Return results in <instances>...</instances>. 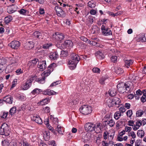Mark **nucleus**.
Segmentation results:
<instances>
[{
	"mask_svg": "<svg viewBox=\"0 0 146 146\" xmlns=\"http://www.w3.org/2000/svg\"><path fill=\"white\" fill-rule=\"evenodd\" d=\"M71 56V59L69 61L68 65L70 69L73 70L76 67L80 60V58L78 55L74 53L72 54Z\"/></svg>",
	"mask_w": 146,
	"mask_h": 146,
	"instance_id": "nucleus-1",
	"label": "nucleus"
},
{
	"mask_svg": "<svg viewBox=\"0 0 146 146\" xmlns=\"http://www.w3.org/2000/svg\"><path fill=\"white\" fill-rule=\"evenodd\" d=\"M121 102V100L116 97H114L113 99H108L106 101V104L109 107H112L115 105L116 107L118 108Z\"/></svg>",
	"mask_w": 146,
	"mask_h": 146,
	"instance_id": "nucleus-2",
	"label": "nucleus"
},
{
	"mask_svg": "<svg viewBox=\"0 0 146 146\" xmlns=\"http://www.w3.org/2000/svg\"><path fill=\"white\" fill-rule=\"evenodd\" d=\"M10 133V128L9 126L7 123H3L0 127V135L7 136L9 135Z\"/></svg>",
	"mask_w": 146,
	"mask_h": 146,
	"instance_id": "nucleus-3",
	"label": "nucleus"
},
{
	"mask_svg": "<svg viewBox=\"0 0 146 146\" xmlns=\"http://www.w3.org/2000/svg\"><path fill=\"white\" fill-rule=\"evenodd\" d=\"M80 110V112L84 115L89 114L92 111V107L88 105H84L81 107Z\"/></svg>",
	"mask_w": 146,
	"mask_h": 146,
	"instance_id": "nucleus-4",
	"label": "nucleus"
},
{
	"mask_svg": "<svg viewBox=\"0 0 146 146\" xmlns=\"http://www.w3.org/2000/svg\"><path fill=\"white\" fill-rule=\"evenodd\" d=\"M54 9L57 15L58 16L62 17H64L65 16L66 14L60 7L56 6L55 7Z\"/></svg>",
	"mask_w": 146,
	"mask_h": 146,
	"instance_id": "nucleus-5",
	"label": "nucleus"
},
{
	"mask_svg": "<svg viewBox=\"0 0 146 146\" xmlns=\"http://www.w3.org/2000/svg\"><path fill=\"white\" fill-rule=\"evenodd\" d=\"M95 124L91 123H86L85 125V129L87 131L91 132L94 130Z\"/></svg>",
	"mask_w": 146,
	"mask_h": 146,
	"instance_id": "nucleus-6",
	"label": "nucleus"
},
{
	"mask_svg": "<svg viewBox=\"0 0 146 146\" xmlns=\"http://www.w3.org/2000/svg\"><path fill=\"white\" fill-rule=\"evenodd\" d=\"M20 42L19 41L16 40L13 41L9 44V46L12 48L17 49L20 46Z\"/></svg>",
	"mask_w": 146,
	"mask_h": 146,
	"instance_id": "nucleus-7",
	"label": "nucleus"
},
{
	"mask_svg": "<svg viewBox=\"0 0 146 146\" xmlns=\"http://www.w3.org/2000/svg\"><path fill=\"white\" fill-rule=\"evenodd\" d=\"M46 66L45 61H43L38 63V67L41 71H43L45 69Z\"/></svg>",
	"mask_w": 146,
	"mask_h": 146,
	"instance_id": "nucleus-8",
	"label": "nucleus"
},
{
	"mask_svg": "<svg viewBox=\"0 0 146 146\" xmlns=\"http://www.w3.org/2000/svg\"><path fill=\"white\" fill-rule=\"evenodd\" d=\"M34 43L32 41H29L24 45V47L27 49H31L34 47Z\"/></svg>",
	"mask_w": 146,
	"mask_h": 146,
	"instance_id": "nucleus-9",
	"label": "nucleus"
},
{
	"mask_svg": "<svg viewBox=\"0 0 146 146\" xmlns=\"http://www.w3.org/2000/svg\"><path fill=\"white\" fill-rule=\"evenodd\" d=\"M104 125L105 126H109L110 127H112L115 124V121L112 119L104 121Z\"/></svg>",
	"mask_w": 146,
	"mask_h": 146,
	"instance_id": "nucleus-10",
	"label": "nucleus"
},
{
	"mask_svg": "<svg viewBox=\"0 0 146 146\" xmlns=\"http://www.w3.org/2000/svg\"><path fill=\"white\" fill-rule=\"evenodd\" d=\"M49 57L52 60L57 59L59 57V55L57 52H51L50 53Z\"/></svg>",
	"mask_w": 146,
	"mask_h": 146,
	"instance_id": "nucleus-11",
	"label": "nucleus"
},
{
	"mask_svg": "<svg viewBox=\"0 0 146 146\" xmlns=\"http://www.w3.org/2000/svg\"><path fill=\"white\" fill-rule=\"evenodd\" d=\"M32 119L35 122L39 124H41L42 122L41 118L39 116L37 115H35L33 116Z\"/></svg>",
	"mask_w": 146,
	"mask_h": 146,
	"instance_id": "nucleus-12",
	"label": "nucleus"
},
{
	"mask_svg": "<svg viewBox=\"0 0 146 146\" xmlns=\"http://www.w3.org/2000/svg\"><path fill=\"white\" fill-rule=\"evenodd\" d=\"M83 7V5L81 3L76 4L75 7H74L73 8L74 10L75 11L77 14L79 13V11L81 10L82 8Z\"/></svg>",
	"mask_w": 146,
	"mask_h": 146,
	"instance_id": "nucleus-13",
	"label": "nucleus"
},
{
	"mask_svg": "<svg viewBox=\"0 0 146 146\" xmlns=\"http://www.w3.org/2000/svg\"><path fill=\"white\" fill-rule=\"evenodd\" d=\"M31 83L28 82L27 81L24 84L21 86V89L24 90H28L31 86Z\"/></svg>",
	"mask_w": 146,
	"mask_h": 146,
	"instance_id": "nucleus-14",
	"label": "nucleus"
},
{
	"mask_svg": "<svg viewBox=\"0 0 146 146\" xmlns=\"http://www.w3.org/2000/svg\"><path fill=\"white\" fill-rule=\"evenodd\" d=\"M56 92L53 90L49 89H47L44 90L43 94L45 95H51L55 94Z\"/></svg>",
	"mask_w": 146,
	"mask_h": 146,
	"instance_id": "nucleus-15",
	"label": "nucleus"
},
{
	"mask_svg": "<svg viewBox=\"0 0 146 146\" xmlns=\"http://www.w3.org/2000/svg\"><path fill=\"white\" fill-rule=\"evenodd\" d=\"M100 30L99 28L97 26L94 25L92 27L91 32L92 34H96L99 32Z\"/></svg>",
	"mask_w": 146,
	"mask_h": 146,
	"instance_id": "nucleus-16",
	"label": "nucleus"
},
{
	"mask_svg": "<svg viewBox=\"0 0 146 146\" xmlns=\"http://www.w3.org/2000/svg\"><path fill=\"white\" fill-rule=\"evenodd\" d=\"M38 61L37 59H35L29 62L28 66L29 67H33L36 64V63Z\"/></svg>",
	"mask_w": 146,
	"mask_h": 146,
	"instance_id": "nucleus-17",
	"label": "nucleus"
},
{
	"mask_svg": "<svg viewBox=\"0 0 146 146\" xmlns=\"http://www.w3.org/2000/svg\"><path fill=\"white\" fill-rule=\"evenodd\" d=\"M4 100L6 102L11 104L13 101V98L10 96H6L4 98Z\"/></svg>",
	"mask_w": 146,
	"mask_h": 146,
	"instance_id": "nucleus-18",
	"label": "nucleus"
},
{
	"mask_svg": "<svg viewBox=\"0 0 146 146\" xmlns=\"http://www.w3.org/2000/svg\"><path fill=\"white\" fill-rule=\"evenodd\" d=\"M45 76H42L41 74V77L36 79V81L37 82L39 83L43 84L45 82Z\"/></svg>",
	"mask_w": 146,
	"mask_h": 146,
	"instance_id": "nucleus-19",
	"label": "nucleus"
},
{
	"mask_svg": "<svg viewBox=\"0 0 146 146\" xmlns=\"http://www.w3.org/2000/svg\"><path fill=\"white\" fill-rule=\"evenodd\" d=\"M103 127L102 126V124L100 123H97L95 124L94 127V130H95V129L98 130L99 132V131H102V130Z\"/></svg>",
	"mask_w": 146,
	"mask_h": 146,
	"instance_id": "nucleus-20",
	"label": "nucleus"
},
{
	"mask_svg": "<svg viewBox=\"0 0 146 146\" xmlns=\"http://www.w3.org/2000/svg\"><path fill=\"white\" fill-rule=\"evenodd\" d=\"M54 4L56 3L57 5H58V4L62 6L63 7H65L68 6V5L66 3V0H59L57 3L56 2H55Z\"/></svg>",
	"mask_w": 146,
	"mask_h": 146,
	"instance_id": "nucleus-21",
	"label": "nucleus"
},
{
	"mask_svg": "<svg viewBox=\"0 0 146 146\" xmlns=\"http://www.w3.org/2000/svg\"><path fill=\"white\" fill-rule=\"evenodd\" d=\"M109 94L110 96H113L115 95L116 93V90L113 88H111L109 91Z\"/></svg>",
	"mask_w": 146,
	"mask_h": 146,
	"instance_id": "nucleus-22",
	"label": "nucleus"
},
{
	"mask_svg": "<svg viewBox=\"0 0 146 146\" xmlns=\"http://www.w3.org/2000/svg\"><path fill=\"white\" fill-rule=\"evenodd\" d=\"M133 61L132 60H126L125 61V66L127 68H129L132 64Z\"/></svg>",
	"mask_w": 146,
	"mask_h": 146,
	"instance_id": "nucleus-23",
	"label": "nucleus"
},
{
	"mask_svg": "<svg viewBox=\"0 0 146 146\" xmlns=\"http://www.w3.org/2000/svg\"><path fill=\"white\" fill-rule=\"evenodd\" d=\"M132 84L131 82H126V85L125 86V92L127 93L129 92L130 91L131 85Z\"/></svg>",
	"mask_w": 146,
	"mask_h": 146,
	"instance_id": "nucleus-24",
	"label": "nucleus"
},
{
	"mask_svg": "<svg viewBox=\"0 0 146 146\" xmlns=\"http://www.w3.org/2000/svg\"><path fill=\"white\" fill-rule=\"evenodd\" d=\"M64 36L62 34H56L55 36V39L61 41L64 38Z\"/></svg>",
	"mask_w": 146,
	"mask_h": 146,
	"instance_id": "nucleus-25",
	"label": "nucleus"
},
{
	"mask_svg": "<svg viewBox=\"0 0 146 146\" xmlns=\"http://www.w3.org/2000/svg\"><path fill=\"white\" fill-rule=\"evenodd\" d=\"M64 45H65L66 47L71 48L72 47L73 43L71 40H67L64 42Z\"/></svg>",
	"mask_w": 146,
	"mask_h": 146,
	"instance_id": "nucleus-26",
	"label": "nucleus"
},
{
	"mask_svg": "<svg viewBox=\"0 0 146 146\" xmlns=\"http://www.w3.org/2000/svg\"><path fill=\"white\" fill-rule=\"evenodd\" d=\"M102 33L103 35L105 36H108L112 35V33L111 30H108V28L103 31Z\"/></svg>",
	"mask_w": 146,
	"mask_h": 146,
	"instance_id": "nucleus-27",
	"label": "nucleus"
},
{
	"mask_svg": "<svg viewBox=\"0 0 146 146\" xmlns=\"http://www.w3.org/2000/svg\"><path fill=\"white\" fill-rule=\"evenodd\" d=\"M88 4L89 7L92 8H94L96 6V3L93 0L89 1L88 3Z\"/></svg>",
	"mask_w": 146,
	"mask_h": 146,
	"instance_id": "nucleus-28",
	"label": "nucleus"
},
{
	"mask_svg": "<svg viewBox=\"0 0 146 146\" xmlns=\"http://www.w3.org/2000/svg\"><path fill=\"white\" fill-rule=\"evenodd\" d=\"M145 132L142 130H139L137 131V135L139 137L142 138L144 136Z\"/></svg>",
	"mask_w": 146,
	"mask_h": 146,
	"instance_id": "nucleus-29",
	"label": "nucleus"
},
{
	"mask_svg": "<svg viewBox=\"0 0 146 146\" xmlns=\"http://www.w3.org/2000/svg\"><path fill=\"white\" fill-rule=\"evenodd\" d=\"M12 17L9 15L5 17L4 19L5 23L7 24L9 23L12 20Z\"/></svg>",
	"mask_w": 146,
	"mask_h": 146,
	"instance_id": "nucleus-30",
	"label": "nucleus"
},
{
	"mask_svg": "<svg viewBox=\"0 0 146 146\" xmlns=\"http://www.w3.org/2000/svg\"><path fill=\"white\" fill-rule=\"evenodd\" d=\"M50 99L49 98H46L45 99L42 100L40 102V104L42 106L44 105L48 104V102H49Z\"/></svg>",
	"mask_w": 146,
	"mask_h": 146,
	"instance_id": "nucleus-31",
	"label": "nucleus"
},
{
	"mask_svg": "<svg viewBox=\"0 0 146 146\" xmlns=\"http://www.w3.org/2000/svg\"><path fill=\"white\" fill-rule=\"evenodd\" d=\"M121 116V113L120 111H117L114 113V117L116 120L118 119Z\"/></svg>",
	"mask_w": 146,
	"mask_h": 146,
	"instance_id": "nucleus-32",
	"label": "nucleus"
},
{
	"mask_svg": "<svg viewBox=\"0 0 146 146\" xmlns=\"http://www.w3.org/2000/svg\"><path fill=\"white\" fill-rule=\"evenodd\" d=\"M144 113L143 111L141 110H139L136 111V113L137 117H141Z\"/></svg>",
	"mask_w": 146,
	"mask_h": 146,
	"instance_id": "nucleus-33",
	"label": "nucleus"
},
{
	"mask_svg": "<svg viewBox=\"0 0 146 146\" xmlns=\"http://www.w3.org/2000/svg\"><path fill=\"white\" fill-rule=\"evenodd\" d=\"M8 113V112H2L0 113V117L1 118L5 119L6 118Z\"/></svg>",
	"mask_w": 146,
	"mask_h": 146,
	"instance_id": "nucleus-34",
	"label": "nucleus"
},
{
	"mask_svg": "<svg viewBox=\"0 0 146 146\" xmlns=\"http://www.w3.org/2000/svg\"><path fill=\"white\" fill-rule=\"evenodd\" d=\"M41 90L38 88H36L33 90L31 92V93L35 95L36 94H39L40 92H42Z\"/></svg>",
	"mask_w": 146,
	"mask_h": 146,
	"instance_id": "nucleus-35",
	"label": "nucleus"
},
{
	"mask_svg": "<svg viewBox=\"0 0 146 146\" xmlns=\"http://www.w3.org/2000/svg\"><path fill=\"white\" fill-rule=\"evenodd\" d=\"M94 18L92 16H90L88 18L86 22L88 24H92L94 22Z\"/></svg>",
	"mask_w": 146,
	"mask_h": 146,
	"instance_id": "nucleus-36",
	"label": "nucleus"
},
{
	"mask_svg": "<svg viewBox=\"0 0 146 146\" xmlns=\"http://www.w3.org/2000/svg\"><path fill=\"white\" fill-rule=\"evenodd\" d=\"M56 64L54 63H52L48 66V69L50 70V71L52 72L54 69V68L56 67Z\"/></svg>",
	"mask_w": 146,
	"mask_h": 146,
	"instance_id": "nucleus-37",
	"label": "nucleus"
},
{
	"mask_svg": "<svg viewBox=\"0 0 146 146\" xmlns=\"http://www.w3.org/2000/svg\"><path fill=\"white\" fill-rule=\"evenodd\" d=\"M52 72V71H50V70L48 69V70L46 71H45L42 73V76H45V77L46 78L49 75H50V73Z\"/></svg>",
	"mask_w": 146,
	"mask_h": 146,
	"instance_id": "nucleus-38",
	"label": "nucleus"
},
{
	"mask_svg": "<svg viewBox=\"0 0 146 146\" xmlns=\"http://www.w3.org/2000/svg\"><path fill=\"white\" fill-rule=\"evenodd\" d=\"M10 143H9V141L7 139H4L2 141V146H9Z\"/></svg>",
	"mask_w": 146,
	"mask_h": 146,
	"instance_id": "nucleus-39",
	"label": "nucleus"
},
{
	"mask_svg": "<svg viewBox=\"0 0 146 146\" xmlns=\"http://www.w3.org/2000/svg\"><path fill=\"white\" fill-rule=\"evenodd\" d=\"M96 56L98 58L100 59H102L104 58V56L103 53L100 51H98L97 52Z\"/></svg>",
	"mask_w": 146,
	"mask_h": 146,
	"instance_id": "nucleus-40",
	"label": "nucleus"
},
{
	"mask_svg": "<svg viewBox=\"0 0 146 146\" xmlns=\"http://www.w3.org/2000/svg\"><path fill=\"white\" fill-rule=\"evenodd\" d=\"M16 110V108L14 106L12 108L9 110V114L12 115L15 114Z\"/></svg>",
	"mask_w": 146,
	"mask_h": 146,
	"instance_id": "nucleus-41",
	"label": "nucleus"
},
{
	"mask_svg": "<svg viewBox=\"0 0 146 146\" xmlns=\"http://www.w3.org/2000/svg\"><path fill=\"white\" fill-rule=\"evenodd\" d=\"M33 35L35 37L38 38H40L41 36V33L38 31H36L34 32Z\"/></svg>",
	"mask_w": 146,
	"mask_h": 146,
	"instance_id": "nucleus-42",
	"label": "nucleus"
},
{
	"mask_svg": "<svg viewBox=\"0 0 146 146\" xmlns=\"http://www.w3.org/2000/svg\"><path fill=\"white\" fill-rule=\"evenodd\" d=\"M36 78V76L35 75H33L29 77V79H28L27 81L29 83H31L32 84V82Z\"/></svg>",
	"mask_w": 146,
	"mask_h": 146,
	"instance_id": "nucleus-43",
	"label": "nucleus"
},
{
	"mask_svg": "<svg viewBox=\"0 0 146 146\" xmlns=\"http://www.w3.org/2000/svg\"><path fill=\"white\" fill-rule=\"evenodd\" d=\"M52 44L50 43H47L43 45V48L44 49H48L50 47L52 46Z\"/></svg>",
	"mask_w": 146,
	"mask_h": 146,
	"instance_id": "nucleus-44",
	"label": "nucleus"
},
{
	"mask_svg": "<svg viewBox=\"0 0 146 146\" xmlns=\"http://www.w3.org/2000/svg\"><path fill=\"white\" fill-rule=\"evenodd\" d=\"M126 114L127 117H130L133 114L132 110H128L126 112Z\"/></svg>",
	"mask_w": 146,
	"mask_h": 146,
	"instance_id": "nucleus-45",
	"label": "nucleus"
},
{
	"mask_svg": "<svg viewBox=\"0 0 146 146\" xmlns=\"http://www.w3.org/2000/svg\"><path fill=\"white\" fill-rule=\"evenodd\" d=\"M128 135L129 136L133 138L134 139L136 137V135L134 132L132 131L128 133Z\"/></svg>",
	"mask_w": 146,
	"mask_h": 146,
	"instance_id": "nucleus-46",
	"label": "nucleus"
},
{
	"mask_svg": "<svg viewBox=\"0 0 146 146\" xmlns=\"http://www.w3.org/2000/svg\"><path fill=\"white\" fill-rule=\"evenodd\" d=\"M56 130L60 134H63L62 128L61 127H58V126L56 128Z\"/></svg>",
	"mask_w": 146,
	"mask_h": 146,
	"instance_id": "nucleus-47",
	"label": "nucleus"
},
{
	"mask_svg": "<svg viewBox=\"0 0 146 146\" xmlns=\"http://www.w3.org/2000/svg\"><path fill=\"white\" fill-rule=\"evenodd\" d=\"M17 79H15L14 80L13 82H12V85L11 88V89L15 87L17 84Z\"/></svg>",
	"mask_w": 146,
	"mask_h": 146,
	"instance_id": "nucleus-48",
	"label": "nucleus"
},
{
	"mask_svg": "<svg viewBox=\"0 0 146 146\" xmlns=\"http://www.w3.org/2000/svg\"><path fill=\"white\" fill-rule=\"evenodd\" d=\"M18 57H13V58H10V60H11V63H16V62H19L17 59Z\"/></svg>",
	"mask_w": 146,
	"mask_h": 146,
	"instance_id": "nucleus-49",
	"label": "nucleus"
},
{
	"mask_svg": "<svg viewBox=\"0 0 146 146\" xmlns=\"http://www.w3.org/2000/svg\"><path fill=\"white\" fill-rule=\"evenodd\" d=\"M116 72L118 74H120L123 72V71L121 68H118L116 69Z\"/></svg>",
	"mask_w": 146,
	"mask_h": 146,
	"instance_id": "nucleus-50",
	"label": "nucleus"
},
{
	"mask_svg": "<svg viewBox=\"0 0 146 146\" xmlns=\"http://www.w3.org/2000/svg\"><path fill=\"white\" fill-rule=\"evenodd\" d=\"M19 64V62H16L14 63H11L9 66L10 67H13V68H15Z\"/></svg>",
	"mask_w": 146,
	"mask_h": 146,
	"instance_id": "nucleus-51",
	"label": "nucleus"
},
{
	"mask_svg": "<svg viewBox=\"0 0 146 146\" xmlns=\"http://www.w3.org/2000/svg\"><path fill=\"white\" fill-rule=\"evenodd\" d=\"M97 39L96 38H95L92 39V42L90 43V44L93 46H96L97 44V42L95 41V40Z\"/></svg>",
	"mask_w": 146,
	"mask_h": 146,
	"instance_id": "nucleus-52",
	"label": "nucleus"
},
{
	"mask_svg": "<svg viewBox=\"0 0 146 146\" xmlns=\"http://www.w3.org/2000/svg\"><path fill=\"white\" fill-rule=\"evenodd\" d=\"M126 85V83L121 82L118 84L117 85V88H121V87H125Z\"/></svg>",
	"mask_w": 146,
	"mask_h": 146,
	"instance_id": "nucleus-53",
	"label": "nucleus"
},
{
	"mask_svg": "<svg viewBox=\"0 0 146 146\" xmlns=\"http://www.w3.org/2000/svg\"><path fill=\"white\" fill-rule=\"evenodd\" d=\"M61 83V81L60 80L56 81V82H54L51 84L50 85V86H56Z\"/></svg>",
	"mask_w": 146,
	"mask_h": 146,
	"instance_id": "nucleus-54",
	"label": "nucleus"
},
{
	"mask_svg": "<svg viewBox=\"0 0 146 146\" xmlns=\"http://www.w3.org/2000/svg\"><path fill=\"white\" fill-rule=\"evenodd\" d=\"M118 91L121 93H124L125 92V87H121V88H117Z\"/></svg>",
	"mask_w": 146,
	"mask_h": 146,
	"instance_id": "nucleus-55",
	"label": "nucleus"
},
{
	"mask_svg": "<svg viewBox=\"0 0 146 146\" xmlns=\"http://www.w3.org/2000/svg\"><path fill=\"white\" fill-rule=\"evenodd\" d=\"M15 72L17 74V75H19L23 73V70H22L21 68H19Z\"/></svg>",
	"mask_w": 146,
	"mask_h": 146,
	"instance_id": "nucleus-56",
	"label": "nucleus"
},
{
	"mask_svg": "<svg viewBox=\"0 0 146 146\" xmlns=\"http://www.w3.org/2000/svg\"><path fill=\"white\" fill-rule=\"evenodd\" d=\"M92 71L94 73H99L100 71L99 68H94L92 69Z\"/></svg>",
	"mask_w": 146,
	"mask_h": 146,
	"instance_id": "nucleus-57",
	"label": "nucleus"
},
{
	"mask_svg": "<svg viewBox=\"0 0 146 146\" xmlns=\"http://www.w3.org/2000/svg\"><path fill=\"white\" fill-rule=\"evenodd\" d=\"M132 130V128L131 127L128 126H126L125 127V132H130Z\"/></svg>",
	"mask_w": 146,
	"mask_h": 146,
	"instance_id": "nucleus-58",
	"label": "nucleus"
},
{
	"mask_svg": "<svg viewBox=\"0 0 146 146\" xmlns=\"http://www.w3.org/2000/svg\"><path fill=\"white\" fill-rule=\"evenodd\" d=\"M68 55L67 52L64 51H62L61 52V54L60 55L61 56L64 57Z\"/></svg>",
	"mask_w": 146,
	"mask_h": 146,
	"instance_id": "nucleus-59",
	"label": "nucleus"
},
{
	"mask_svg": "<svg viewBox=\"0 0 146 146\" xmlns=\"http://www.w3.org/2000/svg\"><path fill=\"white\" fill-rule=\"evenodd\" d=\"M117 57L115 56H113L111 58V60L112 62H115L117 61Z\"/></svg>",
	"mask_w": 146,
	"mask_h": 146,
	"instance_id": "nucleus-60",
	"label": "nucleus"
},
{
	"mask_svg": "<svg viewBox=\"0 0 146 146\" xmlns=\"http://www.w3.org/2000/svg\"><path fill=\"white\" fill-rule=\"evenodd\" d=\"M44 111L46 113H49L50 112V108L48 106L44 108L43 109Z\"/></svg>",
	"mask_w": 146,
	"mask_h": 146,
	"instance_id": "nucleus-61",
	"label": "nucleus"
},
{
	"mask_svg": "<svg viewBox=\"0 0 146 146\" xmlns=\"http://www.w3.org/2000/svg\"><path fill=\"white\" fill-rule=\"evenodd\" d=\"M27 11L25 9H21L19 11V13L21 14L25 15Z\"/></svg>",
	"mask_w": 146,
	"mask_h": 146,
	"instance_id": "nucleus-62",
	"label": "nucleus"
},
{
	"mask_svg": "<svg viewBox=\"0 0 146 146\" xmlns=\"http://www.w3.org/2000/svg\"><path fill=\"white\" fill-rule=\"evenodd\" d=\"M108 133L107 131L104 132L103 134V137L104 139H106L108 137Z\"/></svg>",
	"mask_w": 146,
	"mask_h": 146,
	"instance_id": "nucleus-63",
	"label": "nucleus"
},
{
	"mask_svg": "<svg viewBox=\"0 0 146 146\" xmlns=\"http://www.w3.org/2000/svg\"><path fill=\"white\" fill-rule=\"evenodd\" d=\"M127 125L129 126L133 127L134 125V121L132 120L129 121L127 122Z\"/></svg>",
	"mask_w": 146,
	"mask_h": 146,
	"instance_id": "nucleus-64",
	"label": "nucleus"
}]
</instances>
